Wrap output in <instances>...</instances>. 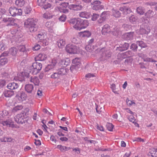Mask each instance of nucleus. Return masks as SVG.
<instances>
[{
	"instance_id": "obj_1",
	"label": "nucleus",
	"mask_w": 157,
	"mask_h": 157,
	"mask_svg": "<svg viewBox=\"0 0 157 157\" xmlns=\"http://www.w3.org/2000/svg\"><path fill=\"white\" fill-rule=\"evenodd\" d=\"M67 21L71 25H73L74 29L79 30L86 28L89 24L88 20L79 18L71 19Z\"/></svg>"
},
{
	"instance_id": "obj_2",
	"label": "nucleus",
	"mask_w": 157,
	"mask_h": 157,
	"mask_svg": "<svg viewBox=\"0 0 157 157\" xmlns=\"http://www.w3.org/2000/svg\"><path fill=\"white\" fill-rule=\"evenodd\" d=\"M29 109L26 108L24 111L17 114L14 117L15 121L18 124H22L27 122Z\"/></svg>"
},
{
	"instance_id": "obj_3",
	"label": "nucleus",
	"mask_w": 157,
	"mask_h": 157,
	"mask_svg": "<svg viewBox=\"0 0 157 157\" xmlns=\"http://www.w3.org/2000/svg\"><path fill=\"white\" fill-rule=\"evenodd\" d=\"M37 61L36 60V62L33 63L31 67V71H29L33 75H36L41 70L42 67V64L39 62H36Z\"/></svg>"
},
{
	"instance_id": "obj_4",
	"label": "nucleus",
	"mask_w": 157,
	"mask_h": 157,
	"mask_svg": "<svg viewBox=\"0 0 157 157\" xmlns=\"http://www.w3.org/2000/svg\"><path fill=\"white\" fill-rule=\"evenodd\" d=\"M66 51L70 54H75L79 52V48L75 44H69L66 46Z\"/></svg>"
},
{
	"instance_id": "obj_5",
	"label": "nucleus",
	"mask_w": 157,
	"mask_h": 157,
	"mask_svg": "<svg viewBox=\"0 0 157 157\" xmlns=\"http://www.w3.org/2000/svg\"><path fill=\"white\" fill-rule=\"evenodd\" d=\"M101 2L99 0H95L94 2L91 3L92 9L93 10H101L104 8V6L101 5Z\"/></svg>"
},
{
	"instance_id": "obj_6",
	"label": "nucleus",
	"mask_w": 157,
	"mask_h": 157,
	"mask_svg": "<svg viewBox=\"0 0 157 157\" xmlns=\"http://www.w3.org/2000/svg\"><path fill=\"white\" fill-rule=\"evenodd\" d=\"M140 32L142 34H147L150 32V29L147 25L142 24L140 26Z\"/></svg>"
},
{
	"instance_id": "obj_7",
	"label": "nucleus",
	"mask_w": 157,
	"mask_h": 157,
	"mask_svg": "<svg viewBox=\"0 0 157 157\" xmlns=\"http://www.w3.org/2000/svg\"><path fill=\"white\" fill-rule=\"evenodd\" d=\"M129 46V44L127 43H124V44H121L119 47H117L116 48L117 51L123 52L128 49Z\"/></svg>"
},
{
	"instance_id": "obj_8",
	"label": "nucleus",
	"mask_w": 157,
	"mask_h": 157,
	"mask_svg": "<svg viewBox=\"0 0 157 157\" xmlns=\"http://www.w3.org/2000/svg\"><path fill=\"white\" fill-rule=\"evenodd\" d=\"M29 73L26 72H22L18 75V80L21 82H22L24 81L25 78H29Z\"/></svg>"
},
{
	"instance_id": "obj_9",
	"label": "nucleus",
	"mask_w": 157,
	"mask_h": 157,
	"mask_svg": "<svg viewBox=\"0 0 157 157\" xmlns=\"http://www.w3.org/2000/svg\"><path fill=\"white\" fill-rule=\"evenodd\" d=\"M111 52L109 51H104L101 55L100 59L101 60H106L111 56Z\"/></svg>"
},
{
	"instance_id": "obj_10",
	"label": "nucleus",
	"mask_w": 157,
	"mask_h": 157,
	"mask_svg": "<svg viewBox=\"0 0 157 157\" xmlns=\"http://www.w3.org/2000/svg\"><path fill=\"white\" fill-rule=\"evenodd\" d=\"M37 21V20L33 18H28L24 23V25L25 27L33 25V24H36V23Z\"/></svg>"
},
{
	"instance_id": "obj_11",
	"label": "nucleus",
	"mask_w": 157,
	"mask_h": 157,
	"mask_svg": "<svg viewBox=\"0 0 157 157\" xmlns=\"http://www.w3.org/2000/svg\"><path fill=\"white\" fill-rule=\"evenodd\" d=\"M134 32H130L124 33L123 35V37L127 40H132L133 39Z\"/></svg>"
},
{
	"instance_id": "obj_12",
	"label": "nucleus",
	"mask_w": 157,
	"mask_h": 157,
	"mask_svg": "<svg viewBox=\"0 0 157 157\" xmlns=\"http://www.w3.org/2000/svg\"><path fill=\"white\" fill-rule=\"evenodd\" d=\"M33 86L31 84H27L25 85V90L28 93H31L32 94H34L33 91Z\"/></svg>"
},
{
	"instance_id": "obj_13",
	"label": "nucleus",
	"mask_w": 157,
	"mask_h": 157,
	"mask_svg": "<svg viewBox=\"0 0 157 157\" xmlns=\"http://www.w3.org/2000/svg\"><path fill=\"white\" fill-rule=\"evenodd\" d=\"M18 87V84L14 82L10 83L7 86V87L8 89L12 90L17 89Z\"/></svg>"
},
{
	"instance_id": "obj_14",
	"label": "nucleus",
	"mask_w": 157,
	"mask_h": 157,
	"mask_svg": "<svg viewBox=\"0 0 157 157\" xmlns=\"http://www.w3.org/2000/svg\"><path fill=\"white\" fill-rule=\"evenodd\" d=\"M110 26L108 24L105 25L102 27L101 32L102 34L105 35L106 33L111 32Z\"/></svg>"
},
{
	"instance_id": "obj_15",
	"label": "nucleus",
	"mask_w": 157,
	"mask_h": 157,
	"mask_svg": "<svg viewBox=\"0 0 157 157\" xmlns=\"http://www.w3.org/2000/svg\"><path fill=\"white\" fill-rule=\"evenodd\" d=\"M2 124L3 126H9V127H14V124L12 121L10 119L6 121H2Z\"/></svg>"
},
{
	"instance_id": "obj_16",
	"label": "nucleus",
	"mask_w": 157,
	"mask_h": 157,
	"mask_svg": "<svg viewBox=\"0 0 157 157\" xmlns=\"http://www.w3.org/2000/svg\"><path fill=\"white\" fill-rule=\"evenodd\" d=\"M82 7H83L81 5L71 4L69 6L68 8L71 10L77 11L81 10L82 8Z\"/></svg>"
},
{
	"instance_id": "obj_17",
	"label": "nucleus",
	"mask_w": 157,
	"mask_h": 157,
	"mask_svg": "<svg viewBox=\"0 0 157 157\" xmlns=\"http://www.w3.org/2000/svg\"><path fill=\"white\" fill-rule=\"evenodd\" d=\"M25 27L28 28L31 32H36L38 29V25L36 24H33V25Z\"/></svg>"
},
{
	"instance_id": "obj_18",
	"label": "nucleus",
	"mask_w": 157,
	"mask_h": 157,
	"mask_svg": "<svg viewBox=\"0 0 157 157\" xmlns=\"http://www.w3.org/2000/svg\"><path fill=\"white\" fill-rule=\"evenodd\" d=\"M17 8L14 6L11 7L9 9V12L10 14L13 17L17 15Z\"/></svg>"
},
{
	"instance_id": "obj_19",
	"label": "nucleus",
	"mask_w": 157,
	"mask_h": 157,
	"mask_svg": "<svg viewBox=\"0 0 157 157\" xmlns=\"http://www.w3.org/2000/svg\"><path fill=\"white\" fill-rule=\"evenodd\" d=\"M68 71L69 70L68 69L63 68L59 69L57 72L59 76H60L66 75Z\"/></svg>"
},
{
	"instance_id": "obj_20",
	"label": "nucleus",
	"mask_w": 157,
	"mask_h": 157,
	"mask_svg": "<svg viewBox=\"0 0 157 157\" xmlns=\"http://www.w3.org/2000/svg\"><path fill=\"white\" fill-rule=\"evenodd\" d=\"M3 94L5 97H10L13 95L14 91L12 90H6L4 91Z\"/></svg>"
},
{
	"instance_id": "obj_21",
	"label": "nucleus",
	"mask_w": 157,
	"mask_h": 157,
	"mask_svg": "<svg viewBox=\"0 0 157 157\" xmlns=\"http://www.w3.org/2000/svg\"><path fill=\"white\" fill-rule=\"evenodd\" d=\"M79 16L82 17L88 18L90 17L92 15L90 13L86 12H82L80 13Z\"/></svg>"
},
{
	"instance_id": "obj_22",
	"label": "nucleus",
	"mask_w": 157,
	"mask_h": 157,
	"mask_svg": "<svg viewBox=\"0 0 157 157\" xmlns=\"http://www.w3.org/2000/svg\"><path fill=\"white\" fill-rule=\"evenodd\" d=\"M30 81L34 83L35 85L38 86L40 83L39 79L38 78L34 76L32 78V77L30 78Z\"/></svg>"
},
{
	"instance_id": "obj_23",
	"label": "nucleus",
	"mask_w": 157,
	"mask_h": 157,
	"mask_svg": "<svg viewBox=\"0 0 157 157\" xmlns=\"http://www.w3.org/2000/svg\"><path fill=\"white\" fill-rule=\"evenodd\" d=\"M72 63L73 65H75V67H77L78 68L81 64L80 59L78 58H75L73 59L72 61Z\"/></svg>"
},
{
	"instance_id": "obj_24",
	"label": "nucleus",
	"mask_w": 157,
	"mask_h": 157,
	"mask_svg": "<svg viewBox=\"0 0 157 157\" xmlns=\"http://www.w3.org/2000/svg\"><path fill=\"white\" fill-rule=\"evenodd\" d=\"M56 62L48 64L47 65V67L45 68V72H48L50 70H51L52 69H53L55 66V65L56 64Z\"/></svg>"
},
{
	"instance_id": "obj_25",
	"label": "nucleus",
	"mask_w": 157,
	"mask_h": 157,
	"mask_svg": "<svg viewBox=\"0 0 157 157\" xmlns=\"http://www.w3.org/2000/svg\"><path fill=\"white\" fill-rule=\"evenodd\" d=\"M120 10L123 13H125V12L126 11V15L129 14L132 12L131 9L126 6H123L121 7L120 8Z\"/></svg>"
},
{
	"instance_id": "obj_26",
	"label": "nucleus",
	"mask_w": 157,
	"mask_h": 157,
	"mask_svg": "<svg viewBox=\"0 0 157 157\" xmlns=\"http://www.w3.org/2000/svg\"><path fill=\"white\" fill-rule=\"evenodd\" d=\"M8 62L7 59L5 57L0 56V66H3L6 64Z\"/></svg>"
},
{
	"instance_id": "obj_27",
	"label": "nucleus",
	"mask_w": 157,
	"mask_h": 157,
	"mask_svg": "<svg viewBox=\"0 0 157 157\" xmlns=\"http://www.w3.org/2000/svg\"><path fill=\"white\" fill-rule=\"evenodd\" d=\"M112 34L115 36H117L121 33V32L120 31L119 29L115 27L113 28V30L111 31Z\"/></svg>"
},
{
	"instance_id": "obj_28",
	"label": "nucleus",
	"mask_w": 157,
	"mask_h": 157,
	"mask_svg": "<svg viewBox=\"0 0 157 157\" xmlns=\"http://www.w3.org/2000/svg\"><path fill=\"white\" fill-rule=\"evenodd\" d=\"M25 2L24 0H16L15 2V4L18 7H21L24 5Z\"/></svg>"
},
{
	"instance_id": "obj_29",
	"label": "nucleus",
	"mask_w": 157,
	"mask_h": 157,
	"mask_svg": "<svg viewBox=\"0 0 157 157\" xmlns=\"http://www.w3.org/2000/svg\"><path fill=\"white\" fill-rule=\"evenodd\" d=\"M154 15V13L151 10H149L145 13V16L147 18L153 17Z\"/></svg>"
},
{
	"instance_id": "obj_30",
	"label": "nucleus",
	"mask_w": 157,
	"mask_h": 157,
	"mask_svg": "<svg viewBox=\"0 0 157 157\" xmlns=\"http://www.w3.org/2000/svg\"><path fill=\"white\" fill-rule=\"evenodd\" d=\"M47 57L46 55L45 54H40L38 56V59L37 60L39 61H43L46 59Z\"/></svg>"
},
{
	"instance_id": "obj_31",
	"label": "nucleus",
	"mask_w": 157,
	"mask_h": 157,
	"mask_svg": "<svg viewBox=\"0 0 157 157\" xmlns=\"http://www.w3.org/2000/svg\"><path fill=\"white\" fill-rule=\"evenodd\" d=\"M9 54L12 56H15L17 53V49L14 47H12L9 50Z\"/></svg>"
},
{
	"instance_id": "obj_32",
	"label": "nucleus",
	"mask_w": 157,
	"mask_h": 157,
	"mask_svg": "<svg viewBox=\"0 0 157 157\" xmlns=\"http://www.w3.org/2000/svg\"><path fill=\"white\" fill-rule=\"evenodd\" d=\"M138 19L137 17L135 15H132L129 18V21L130 22L134 24L136 22Z\"/></svg>"
},
{
	"instance_id": "obj_33",
	"label": "nucleus",
	"mask_w": 157,
	"mask_h": 157,
	"mask_svg": "<svg viewBox=\"0 0 157 157\" xmlns=\"http://www.w3.org/2000/svg\"><path fill=\"white\" fill-rule=\"evenodd\" d=\"M145 9L143 7L139 6L137 8L136 12L140 15H143L144 13Z\"/></svg>"
},
{
	"instance_id": "obj_34",
	"label": "nucleus",
	"mask_w": 157,
	"mask_h": 157,
	"mask_svg": "<svg viewBox=\"0 0 157 157\" xmlns=\"http://www.w3.org/2000/svg\"><path fill=\"white\" fill-rule=\"evenodd\" d=\"M123 56L124 58L130 57L133 55V53L131 51H128L123 54Z\"/></svg>"
},
{
	"instance_id": "obj_35",
	"label": "nucleus",
	"mask_w": 157,
	"mask_h": 157,
	"mask_svg": "<svg viewBox=\"0 0 157 157\" xmlns=\"http://www.w3.org/2000/svg\"><path fill=\"white\" fill-rule=\"evenodd\" d=\"M136 43L142 48H145L147 47V44L142 41H137Z\"/></svg>"
},
{
	"instance_id": "obj_36",
	"label": "nucleus",
	"mask_w": 157,
	"mask_h": 157,
	"mask_svg": "<svg viewBox=\"0 0 157 157\" xmlns=\"http://www.w3.org/2000/svg\"><path fill=\"white\" fill-rule=\"evenodd\" d=\"M8 114V111L6 110H4L0 112V119L2 120L3 118L7 116Z\"/></svg>"
},
{
	"instance_id": "obj_37",
	"label": "nucleus",
	"mask_w": 157,
	"mask_h": 157,
	"mask_svg": "<svg viewBox=\"0 0 157 157\" xmlns=\"http://www.w3.org/2000/svg\"><path fill=\"white\" fill-rule=\"evenodd\" d=\"M82 37H89L91 35V33L89 31H85L81 32Z\"/></svg>"
},
{
	"instance_id": "obj_38",
	"label": "nucleus",
	"mask_w": 157,
	"mask_h": 157,
	"mask_svg": "<svg viewBox=\"0 0 157 157\" xmlns=\"http://www.w3.org/2000/svg\"><path fill=\"white\" fill-rule=\"evenodd\" d=\"M113 15L117 18L119 17L121 15V13L117 10H113Z\"/></svg>"
},
{
	"instance_id": "obj_39",
	"label": "nucleus",
	"mask_w": 157,
	"mask_h": 157,
	"mask_svg": "<svg viewBox=\"0 0 157 157\" xmlns=\"http://www.w3.org/2000/svg\"><path fill=\"white\" fill-rule=\"evenodd\" d=\"M7 80L5 79H0V89L3 88L6 84Z\"/></svg>"
},
{
	"instance_id": "obj_40",
	"label": "nucleus",
	"mask_w": 157,
	"mask_h": 157,
	"mask_svg": "<svg viewBox=\"0 0 157 157\" xmlns=\"http://www.w3.org/2000/svg\"><path fill=\"white\" fill-rule=\"evenodd\" d=\"M15 20L13 18L11 17L9 21V23L7 25V26H14L17 25V24L15 23Z\"/></svg>"
},
{
	"instance_id": "obj_41",
	"label": "nucleus",
	"mask_w": 157,
	"mask_h": 157,
	"mask_svg": "<svg viewBox=\"0 0 157 157\" xmlns=\"http://www.w3.org/2000/svg\"><path fill=\"white\" fill-rule=\"evenodd\" d=\"M65 44V42L64 40L60 39L59 41L58 42V45L59 48H62L64 46Z\"/></svg>"
},
{
	"instance_id": "obj_42",
	"label": "nucleus",
	"mask_w": 157,
	"mask_h": 157,
	"mask_svg": "<svg viewBox=\"0 0 157 157\" xmlns=\"http://www.w3.org/2000/svg\"><path fill=\"white\" fill-rule=\"evenodd\" d=\"M150 153L151 156L157 157V148H153L150 151Z\"/></svg>"
},
{
	"instance_id": "obj_43",
	"label": "nucleus",
	"mask_w": 157,
	"mask_h": 157,
	"mask_svg": "<svg viewBox=\"0 0 157 157\" xmlns=\"http://www.w3.org/2000/svg\"><path fill=\"white\" fill-rule=\"evenodd\" d=\"M138 48L137 44L135 43L132 44L130 46V48L133 52L137 51Z\"/></svg>"
},
{
	"instance_id": "obj_44",
	"label": "nucleus",
	"mask_w": 157,
	"mask_h": 157,
	"mask_svg": "<svg viewBox=\"0 0 157 157\" xmlns=\"http://www.w3.org/2000/svg\"><path fill=\"white\" fill-rule=\"evenodd\" d=\"M108 12L107 11H104L101 14L100 17L104 19L105 20L108 17Z\"/></svg>"
},
{
	"instance_id": "obj_45",
	"label": "nucleus",
	"mask_w": 157,
	"mask_h": 157,
	"mask_svg": "<svg viewBox=\"0 0 157 157\" xmlns=\"http://www.w3.org/2000/svg\"><path fill=\"white\" fill-rule=\"evenodd\" d=\"M93 67H94L91 64H87L85 67V68L89 71H92Z\"/></svg>"
},
{
	"instance_id": "obj_46",
	"label": "nucleus",
	"mask_w": 157,
	"mask_h": 157,
	"mask_svg": "<svg viewBox=\"0 0 157 157\" xmlns=\"http://www.w3.org/2000/svg\"><path fill=\"white\" fill-rule=\"evenodd\" d=\"M106 126L109 131H113L114 126L111 123H107L106 125Z\"/></svg>"
},
{
	"instance_id": "obj_47",
	"label": "nucleus",
	"mask_w": 157,
	"mask_h": 157,
	"mask_svg": "<svg viewBox=\"0 0 157 157\" xmlns=\"http://www.w3.org/2000/svg\"><path fill=\"white\" fill-rule=\"evenodd\" d=\"M94 41V39H92L91 40H90L89 42V45H88L87 46H86V50H87L88 51H89V52H90V49H89L90 47H91V46L90 45V44H91L92 43H93Z\"/></svg>"
},
{
	"instance_id": "obj_48",
	"label": "nucleus",
	"mask_w": 157,
	"mask_h": 157,
	"mask_svg": "<svg viewBox=\"0 0 157 157\" xmlns=\"http://www.w3.org/2000/svg\"><path fill=\"white\" fill-rule=\"evenodd\" d=\"M60 77L57 72L53 73L51 76V78L54 79L59 78Z\"/></svg>"
},
{
	"instance_id": "obj_49",
	"label": "nucleus",
	"mask_w": 157,
	"mask_h": 157,
	"mask_svg": "<svg viewBox=\"0 0 157 157\" xmlns=\"http://www.w3.org/2000/svg\"><path fill=\"white\" fill-rule=\"evenodd\" d=\"M124 27L125 30L128 31L131 30L132 28H134V27L128 25H124Z\"/></svg>"
},
{
	"instance_id": "obj_50",
	"label": "nucleus",
	"mask_w": 157,
	"mask_h": 157,
	"mask_svg": "<svg viewBox=\"0 0 157 157\" xmlns=\"http://www.w3.org/2000/svg\"><path fill=\"white\" fill-rule=\"evenodd\" d=\"M23 108V106L21 105H17L15 107H14L13 109V112H16L17 110H20L21 109Z\"/></svg>"
},
{
	"instance_id": "obj_51",
	"label": "nucleus",
	"mask_w": 157,
	"mask_h": 157,
	"mask_svg": "<svg viewBox=\"0 0 157 157\" xmlns=\"http://www.w3.org/2000/svg\"><path fill=\"white\" fill-rule=\"evenodd\" d=\"M46 0H37L38 5L40 6H44L46 3Z\"/></svg>"
},
{
	"instance_id": "obj_52",
	"label": "nucleus",
	"mask_w": 157,
	"mask_h": 157,
	"mask_svg": "<svg viewBox=\"0 0 157 157\" xmlns=\"http://www.w3.org/2000/svg\"><path fill=\"white\" fill-rule=\"evenodd\" d=\"M99 17V15L96 13H93L91 20L93 21H95Z\"/></svg>"
},
{
	"instance_id": "obj_53",
	"label": "nucleus",
	"mask_w": 157,
	"mask_h": 157,
	"mask_svg": "<svg viewBox=\"0 0 157 157\" xmlns=\"http://www.w3.org/2000/svg\"><path fill=\"white\" fill-rule=\"evenodd\" d=\"M59 10L61 12H62L65 13H68L69 10L66 8H60Z\"/></svg>"
},
{
	"instance_id": "obj_54",
	"label": "nucleus",
	"mask_w": 157,
	"mask_h": 157,
	"mask_svg": "<svg viewBox=\"0 0 157 157\" xmlns=\"http://www.w3.org/2000/svg\"><path fill=\"white\" fill-rule=\"evenodd\" d=\"M144 60L145 62H156L155 60L152 59L151 58H150L148 57L146 58H144Z\"/></svg>"
},
{
	"instance_id": "obj_55",
	"label": "nucleus",
	"mask_w": 157,
	"mask_h": 157,
	"mask_svg": "<svg viewBox=\"0 0 157 157\" xmlns=\"http://www.w3.org/2000/svg\"><path fill=\"white\" fill-rule=\"evenodd\" d=\"M78 69V68L77 67H75V65L72 64L70 68V70L71 72H73L75 70H77Z\"/></svg>"
},
{
	"instance_id": "obj_56",
	"label": "nucleus",
	"mask_w": 157,
	"mask_h": 157,
	"mask_svg": "<svg viewBox=\"0 0 157 157\" xmlns=\"http://www.w3.org/2000/svg\"><path fill=\"white\" fill-rule=\"evenodd\" d=\"M18 49L20 52H24L26 51L25 47L24 45L19 46L18 47Z\"/></svg>"
},
{
	"instance_id": "obj_57",
	"label": "nucleus",
	"mask_w": 157,
	"mask_h": 157,
	"mask_svg": "<svg viewBox=\"0 0 157 157\" xmlns=\"http://www.w3.org/2000/svg\"><path fill=\"white\" fill-rule=\"evenodd\" d=\"M64 63L65 64V67H66L71 62L69 59L68 58L64 59Z\"/></svg>"
},
{
	"instance_id": "obj_58",
	"label": "nucleus",
	"mask_w": 157,
	"mask_h": 157,
	"mask_svg": "<svg viewBox=\"0 0 157 157\" xmlns=\"http://www.w3.org/2000/svg\"><path fill=\"white\" fill-rule=\"evenodd\" d=\"M64 59L63 60H60L58 63L59 66H61L63 67H65L64 64Z\"/></svg>"
},
{
	"instance_id": "obj_59",
	"label": "nucleus",
	"mask_w": 157,
	"mask_h": 157,
	"mask_svg": "<svg viewBox=\"0 0 157 157\" xmlns=\"http://www.w3.org/2000/svg\"><path fill=\"white\" fill-rule=\"evenodd\" d=\"M31 10V9L29 6H27L24 9V12L25 14H28Z\"/></svg>"
},
{
	"instance_id": "obj_60",
	"label": "nucleus",
	"mask_w": 157,
	"mask_h": 157,
	"mask_svg": "<svg viewBox=\"0 0 157 157\" xmlns=\"http://www.w3.org/2000/svg\"><path fill=\"white\" fill-rule=\"evenodd\" d=\"M20 97L22 99L25 100L27 98V95L24 92H22L20 94Z\"/></svg>"
},
{
	"instance_id": "obj_61",
	"label": "nucleus",
	"mask_w": 157,
	"mask_h": 157,
	"mask_svg": "<svg viewBox=\"0 0 157 157\" xmlns=\"http://www.w3.org/2000/svg\"><path fill=\"white\" fill-rule=\"evenodd\" d=\"M43 6V8L46 10L48 9L49 8H50L51 5L50 4L48 3V2H46V3L44 5V6Z\"/></svg>"
},
{
	"instance_id": "obj_62",
	"label": "nucleus",
	"mask_w": 157,
	"mask_h": 157,
	"mask_svg": "<svg viewBox=\"0 0 157 157\" xmlns=\"http://www.w3.org/2000/svg\"><path fill=\"white\" fill-rule=\"evenodd\" d=\"M40 46L38 44H36L33 48V50L37 51L40 49Z\"/></svg>"
},
{
	"instance_id": "obj_63",
	"label": "nucleus",
	"mask_w": 157,
	"mask_h": 157,
	"mask_svg": "<svg viewBox=\"0 0 157 157\" xmlns=\"http://www.w3.org/2000/svg\"><path fill=\"white\" fill-rule=\"evenodd\" d=\"M66 19V16L64 14L63 15L61 16L59 18V20L62 21H64Z\"/></svg>"
},
{
	"instance_id": "obj_64",
	"label": "nucleus",
	"mask_w": 157,
	"mask_h": 157,
	"mask_svg": "<svg viewBox=\"0 0 157 157\" xmlns=\"http://www.w3.org/2000/svg\"><path fill=\"white\" fill-rule=\"evenodd\" d=\"M5 44L2 42H0V51H3L5 49Z\"/></svg>"
}]
</instances>
